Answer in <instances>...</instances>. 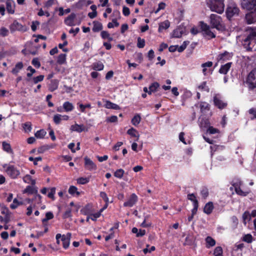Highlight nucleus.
<instances>
[{
    "label": "nucleus",
    "instance_id": "56",
    "mask_svg": "<svg viewBox=\"0 0 256 256\" xmlns=\"http://www.w3.org/2000/svg\"><path fill=\"white\" fill-rule=\"evenodd\" d=\"M145 46V40L144 39H142L140 38H138L137 46L139 48H143Z\"/></svg>",
    "mask_w": 256,
    "mask_h": 256
},
{
    "label": "nucleus",
    "instance_id": "15",
    "mask_svg": "<svg viewBox=\"0 0 256 256\" xmlns=\"http://www.w3.org/2000/svg\"><path fill=\"white\" fill-rule=\"evenodd\" d=\"M84 160L85 166L87 169L92 170H95L96 168V165L93 162L92 160H90V159L86 157Z\"/></svg>",
    "mask_w": 256,
    "mask_h": 256
},
{
    "label": "nucleus",
    "instance_id": "46",
    "mask_svg": "<svg viewBox=\"0 0 256 256\" xmlns=\"http://www.w3.org/2000/svg\"><path fill=\"white\" fill-rule=\"evenodd\" d=\"M188 198L193 202V206L194 204H198V201L194 194H188Z\"/></svg>",
    "mask_w": 256,
    "mask_h": 256
},
{
    "label": "nucleus",
    "instance_id": "30",
    "mask_svg": "<svg viewBox=\"0 0 256 256\" xmlns=\"http://www.w3.org/2000/svg\"><path fill=\"white\" fill-rule=\"evenodd\" d=\"M105 107L107 108H112L116 110L120 109V106L118 104H114L108 100L106 101Z\"/></svg>",
    "mask_w": 256,
    "mask_h": 256
},
{
    "label": "nucleus",
    "instance_id": "10",
    "mask_svg": "<svg viewBox=\"0 0 256 256\" xmlns=\"http://www.w3.org/2000/svg\"><path fill=\"white\" fill-rule=\"evenodd\" d=\"M138 197L135 194H132L128 200L124 202V206L126 207H132L138 202Z\"/></svg>",
    "mask_w": 256,
    "mask_h": 256
},
{
    "label": "nucleus",
    "instance_id": "5",
    "mask_svg": "<svg viewBox=\"0 0 256 256\" xmlns=\"http://www.w3.org/2000/svg\"><path fill=\"white\" fill-rule=\"evenodd\" d=\"M240 10L237 6L234 3H230L228 4L226 10V14L228 19L233 16H238Z\"/></svg>",
    "mask_w": 256,
    "mask_h": 256
},
{
    "label": "nucleus",
    "instance_id": "44",
    "mask_svg": "<svg viewBox=\"0 0 256 256\" xmlns=\"http://www.w3.org/2000/svg\"><path fill=\"white\" fill-rule=\"evenodd\" d=\"M198 88L201 91H205L206 92H209V88L206 85V82H204L201 84H200L198 86Z\"/></svg>",
    "mask_w": 256,
    "mask_h": 256
},
{
    "label": "nucleus",
    "instance_id": "47",
    "mask_svg": "<svg viewBox=\"0 0 256 256\" xmlns=\"http://www.w3.org/2000/svg\"><path fill=\"white\" fill-rule=\"evenodd\" d=\"M101 36L102 37V38L104 39H108L109 41H112V38L111 37L110 35V34H108V32L106 31H102L101 32Z\"/></svg>",
    "mask_w": 256,
    "mask_h": 256
},
{
    "label": "nucleus",
    "instance_id": "35",
    "mask_svg": "<svg viewBox=\"0 0 256 256\" xmlns=\"http://www.w3.org/2000/svg\"><path fill=\"white\" fill-rule=\"evenodd\" d=\"M183 34V30L182 28H178L174 30L172 33V37L179 38L182 36Z\"/></svg>",
    "mask_w": 256,
    "mask_h": 256
},
{
    "label": "nucleus",
    "instance_id": "34",
    "mask_svg": "<svg viewBox=\"0 0 256 256\" xmlns=\"http://www.w3.org/2000/svg\"><path fill=\"white\" fill-rule=\"evenodd\" d=\"M102 24L98 22H94V26L92 28V30L94 32H98L102 30Z\"/></svg>",
    "mask_w": 256,
    "mask_h": 256
},
{
    "label": "nucleus",
    "instance_id": "8",
    "mask_svg": "<svg viewBox=\"0 0 256 256\" xmlns=\"http://www.w3.org/2000/svg\"><path fill=\"white\" fill-rule=\"evenodd\" d=\"M201 28L204 32V35L207 38H212L216 37L214 32L210 30V26L208 24L204 22H201Z\"/></svg>",
    "mask_w": 256,
    "mask_h": 256
},
{
    "label": "nucleus",
    "instance_id": "33",
    "mask_svg": "<svg viewBox=\"0 0 256 256\" xmlns=\"http://www.w3.org/2000/svg\"><path fill=\"white\" fill-rule=\"evenodd\" d=\"M92 68L96 70H102L104 69V66L102 62H98L93 64Z\"/></svg>",
    "mask_w": 256,
    "mask_h": 256
},
{
    "label": "nucleus",
    "instance_id": "14",
    "mask_svg": "<svg viewBox=\"0 0 256 256\" xmlns=\"http://www.w3.org/2000/svg\"><path fill=\"white\" fill-rule=\"evenodd\" d=\"M71 236L72 234L70 232L67 233L66 234L62 235V242L64 248L66 249L68 248Z\"/></svg>",
    "mask_w": 256,
    "mask_h": 256
},
{
    "label": "nucleus",
    "instance_id": "59",
    "mask_svg": "<svg viewBox=\"0 0 256 256\" xmlns=\"http://www.w3.org/2000/svg\"><path fill=\"white\" fill-rule=\"evenodd\" d=\"M20 204V203L18 202V201L17 200L16 198H14L13 200L12 203L10 204V208L12 209H15Z\"/></svg>",
    "mask_w": 256,
    "mask_h": 256
},
{
    "label": "nucleus",
    "instance_id": "23",
    "mask_svg": "<svg viewBox=\"0 0 256 256\" xmlns=\"http://www.w3.org/2000/svg\"><path fill=\"white\" fill-rule=\"evenodd\" d=\"M232 62H228L222 66L219 70V72L222 74H226L231 67Z\"/></svg>",
    "mask_w": 256,
    "mask_h": 256
},
{
    "label": "nucleus",
    "instance_id": "64",
    "mask_svg": "<svg viewBox=\"0 0 256 256\" xmlns=\"http://www.w3.org/2000/svg\"><path fill=\"white\" fill-rule=\"evenodd\" d=\"M101 212L100 211L96 214L90 215V219L94 221L96 220V219L100 216Z\"/></svg>",
    "mask_w": 256,
    "mask_h": 256
},
{
    "label": "nucleus",
    "instance_id": "60",
    "mask_svg": "<svg viewBox=\"0 0 256 256\" xmlns=\"http://www.w3.org/2000/svg\"><path fill=\"white\" fill-rule=\"evenodd\" d=\"M56 193V188H52L50 189V192H48V198L54 200V195Z\"/></svg>",
    "mask_w": 256,
    "mask_h": 256
},
{
    "label": "nucleus",
    "instance_id": "61",
    "mask_svg": "<svg viewBox=\"0 0 256 256\" xmlns=\"http://www.w3.org/2000/svg\"><path fill=\"white\" fill-rule=\"evenodd\" d=\"M26 132H29L32 130L31 124L30 122H26L24 124L23 126Z\"/></svg>",
    "mask_w": 256,
    "mask_h": 256
},
{
    "label": "nucleus",
    "instance_id": "62",
    "mask_svg": "<svg viewBox=\"0 0 256 256\" xmlns=\"http://www.w3.org/2000/svg\"><path fill=\"white\" fill-rule=\"evenodd\" d=\"M208 132L210 134H214L218 132V130L216 128H214L212 126H208Z\"/></svg>",
    "mask_w": 256,
    "mask_h": 256
},
{
    "label": "nucleus",
    "instance_id": "24",
    "mask_svg": "<svg viewBox=\"0 0 256 256\" xmlns=\"http://www.w3.org/2000/svg\"><path fill=\"white\" fill-rule=\"evenodd\" d=\"M2 146L4 150L10 154H13L14 152L10 144L4 142H2Z\"/></svg>",
    "mask_w": 256,
    "mask_h": 256
},
{
    "label": "nucleus",
    "instance_id": "21",
    "mask_svg": "<svg viewBox=\"0 0 256 256\" xmlns=\"http://www.w3.org/2000/svg\"><path fill=\"white\" fill-rule=\"evenodd\" d=\"M210 126V122L208 119L204 118H199V126L201 128L208 127Z\"/></svg>",
    "mask_w": 256,
    "mask_h": 256
},
{
    "label": "nucleus",
    "instance_id": "20",
    "mask_svg": "<svg viewBox=\"0 0 256 256\" xmlns=\"http://www.w3.org/2000/svg\"><path fill=\"white\" fill-rule=\"evenodd\" d=\"M214 206L212 202H208L206 204L204 208V212L207 214H210L213 210Z\"/></svg>",
    "mask_w": 256,
    "mask_h": 256
},
{
    "label": "nucleus",
    "instance_id": "7",
    "mask_svg": "<svg viewBox=\"0 0 256 256\" xmlns=\"http://www.w3.org/2000/svg\"><path fill=\"white\" fill-rule=\"evenodd\" d=\"M246 82L250 88H256V68L252 70L248 74Z\"/></svg>",
    "mask_w": 256,
    "mask_h": 256
},
{
    "label": "nucleus",
    "instance_id": "52",
    "mask_svg": "<svg viewBox=\"0 0 256 256\" xmlns=\"http://www.w3.org/2000/svg\"><path fill=\"white\" fill-rule=\"evenodd\" d=\"M124 170L122 169H118V170L114 174V176L119 178H121L124 175Z\"/></svg>",
    "mask_w": 256,
    "mask_h": 256
},
{
    "label": "nucleus",
    "instance_id": "6",
    "mask_svg": "<svg viewBox=\"0 0 256 256\" xmlns=\"http://www.w3.org/2000/svg\"><path fill=\"white\" fill-rule=\"evenodd\" d=\"M11 33H13L16 31L26 32L28 28L26 26L22 25L18 22L16 20H14L9 26Z\"/></svg>",
    "mask_w": 256,
    "mask_h": 256
},
{
    "label": "nucleus",
    "instance_id": "29",
    "mask_svg": "<svg viewBox=\"0 0 256 256\" xmlns=\"http://www.w3.org/2000/svg\"><path fill=\"white\" fill-rule=\"evenodd\" d=\"M58 81L56 80H53L50 81V83L49 84V90L51 91H54L56 90L58 88Z\"/></svg>",
    "mask_w": 256,
    "mask_h": 256
},
{
    "label": "nucleus",
    "instance_id": "42",
    "mask_svg": "<svg viewBox=\"0 0 256 256\" xmlns=\"http://www.w3.org/2000/svg\"><path fill=\"white\" fill-rule=\"evenodd\" d=\"M46 132L44 130H40L35 134V136L38 138H43L46 135Z\"/></svg>",
    "mask_w": 256,
    "mask_h": 256
},
{
    "label": "nucleus",
    "instance_id": "38",
    "mask_svg": "<svg viewBox=\"0 0 256 256\" xmlns=\"http://www.w3.org/2000/svg\"><path fill=\"white\" fill-rule=\"evenodd\" d=\"M66 62V54H60L58 56L57 60V63L60 64H65Z\"/></svg>",
    "mask_w": 256,
    "mask_h": 256
},
{
    "label": "nucleus",
    "instance_id": "40",
    "mask_svg": "<svg viewBox=\"0 0 256 256\" xmlns=\"http://www.w3.org/2000/svg\"><path fill=\"white\" fill-rule=\"evenodd\" d=\"M141 120L140 116L139 114L135 115L132 120V123L133 125L138 126Z\"/></svg>",
    "mask_w": 256,
    "mask_h": 256
},
{
    "label": "nucleus",
    "instance_id": "31",
    "mask_svg": "<svg viewBox=\"0 0 256 256\" xmlns=\"http://www.w3.org/2000/svg\"><path fill=\"white\" fill-rule=\"evenodd\" d=\"M206 246L208 248L213 246L216 244L215 240L210 236H208L206 238Z\"/></svg>",
    "mask_w": 256,
    "mask_h": 256
},
{
    "label": "nucleus",
    "instance_id": "55",
    "mask_svg": "<svg viewBox=\"0 0 256 256\" xmlns=\"http://www.w3.org/2000/svg\"><path fill=\"white\" fill-rule=\"evenodd\" d=\"M54 218L53 214L52 212H48L46 214V218L42 220V222L44 224V222L52 219Z\"/></svg>",
    "mask_w": 256,
    "mask_h": 256
},
{
    "label": "nucleus",
    "instance_id": "50",
    "mask_svg": "<svg viewBox=\"0 0 256 256\" xmlns=\"http://www.w3.org/2000/svg\"><path fill=\"white\" fill-rule=\"evenodd\" d=\"M8 30L6 28L2 27L0 28V35L4 37L8 35Z\"/></svg>",
    "mask_w": 256,
    "mask_h": 256
},
{
    "label": "nucleus",
    "instance_id": "48",
    "mask_svg": "<svg viewBox=\"0 0 256 256\" xmlns=\"http://www.w3.org/2000/svg\"><path fill=\"white\" fill-rule=\"evenodd\" d=\"M53 120L54 122L56 124H58L62 120V115L60 114H56L54 115Z\"/></svg>",
    "mask_w": 256,
    "mask_h": 256
},
{
    "label": "nucleus",
    "instance_id": "2",
    "mask_svg": "<svg viewBox=\"0 0 256 256\" xmlns=\"http://www.w3.org/2000/svg\"><path fill=\"white\" fill-rule=\"evenodd\" d=\"M4 167L5 168L6 173L12 179H16L20 177V172L14 166L6 165Z\"/></svg>",
    "mask_w": 256,
    "mask_h": 256
},
{
    "label": "nucleus",
    "instance_id": "16",
    "mask_svg": "<svg viewBox=\"0 0 256 256\" xmlns=\"http://www.w3.org/2000/svg\"><path fill=\"white\" fill-rule=\"evenodd\" d=\"M232 56V53L228 52H224L223 53L220 54L218 56L217 60L218 61L220 60H226L230 59Z\"/></svg>",
    "mask_w": 256,
    "mask_h": 256
},
{
    "label": "nucleus",
    "instance_id": "57",
    "mask_svg": "<svg viewBox=\"0 0 256 256\" xmlns=\"http://www.w3.org/2000/svg\"><path fill=\"white\" fill-rule=\"evenodd\" d=\"M244 241L248 243H250L252 240V236L250 234H247L244 236Z\"/></svg>",
    "mask_w": 256,
    "mask_h": 256
},
{
    "label": "nucleus",
    "instance_id": "32",
    "mask_svg": "<svg viewBox=\"0 0 256 256\" xmlns=\"http://www.w3.org/2000/svg\"><path fill=\"white\" fill-rule=\"evenodd\" d=\"M160 86V84L157 82H154L152 83L149 86V91L148 92V94H151L152 92H154L156 91V89Z\"/></svg>",
    "mask_w": 256,
    "mask_h": 256
},
{
    "label": "nucleus",
    "instance_id": "18",
    "mask_svg": "<svg viewBox=\"0 0 256 256\" xmlns=\"http://www.w3.org/2000/svg\"><path fill=\"white\" fill-rule=\"evenodd\" d=\"M242 182H240L238 183H236L234 184V186L235 191L237 194L242 196H246L248 194V192H243L240 188V186L242 185Z\"/></svg>",
    "mask_w": 256,
    "mask_h": 256
},
{
    "label": "nucleus",
    "instance_id": "53",
    "mask_svg": "<svg viewBox=\"0 0 256 256\" xmlns=\"http://www.w3.org/2000/svg\"><path fill=\"white\" fill-rule=\"evenodd\" d=\"M89 182V178H80L77 179V182L79 184H84Z\"/></svg>",
    "mask_w": 256,
    "mask_h": 256
},
{
    "label": "nucleus",
    "instance_id": "37",
    "mask_svg": "<svg viewBox=\"0 0 256 256\" xmlns=\"http://www.w3.org/2000/svg\"><path fill=\"white\" fill-rule=\"evenodd\" d=\"M200 109L202 112H206V111L209 110V104L206 102H201L200 103Z\"/></svg>",
    "mask_w": 256,
    "mask_h": 256
},
{
    "label": "nucleus",
    "instance_id": "11",
    "mask_svg": "<svg viewBox=\"0 0 256 256\" xmlns=\"http://www.w3.org/2000/svg\"><path fill=\"white\" fill-rule=\"evenodd\" d=\"M214 104L220 109H222L226 107L227 103L224 102L221 100L220 97L218 94H216L214 96Z\"/></svg>",
    "mask_w": 256,
    "mask_h": 256
},
{
    "label": "nucleus",
    "instance_id": "12",
    "mask_svg": "<svg viewBox=\"0 0 256 256\" xmlns=\"http://www.w3.org/2000/svg\"><path fill=\"white\" fill-rule=\"evenodd\" d=\"M246 20L248 24L256 22V9L247 14L246 16Z\"/></svg>",
    "mask_w": 256,
    "mask_h": 256
},
{
    "label": "nucleus",
    "instance_id": "17",
    "mask_svg": "<svg viewBox=\"0 0 256 256\" xmlns=\"http://www.w3.org/2000/svg\"><path fill=\"white\" fill-rule=\"evenodd\" d=\"M70 130L72 131L76 132H81L83 131H88V129L86 128L84 125L78 124H77L71 126Z\"/></svg>",
    "mask_w": 256,
    "mask_h": 256
},
{
    "label": "nucleus",
    "instance_id": "26",
    "mask_svg": "<svg viewBox=\"0 0 256 256\" xmlns=\"http://www.w3.org/2000/svg\"><path fill=\"white\" fill-rule=\"evenodd\" d=\"M22 180L24 182L27 184H30L32 185L36 184V180L32 178V177L29 174H26L22 178Z\"/></svg>",
    "mask_w": 256,
    "mask_h": 256
},
{
    "label": "nucleus",
    "instance_id": "4",
    "mask_svg": "<svg viewBox=\"0 0 256 256\" xmlns=\"http://www.w3.org/2000/svg\"><path fill=\"white\" fill-rule=\"evenodd\" d=\"M210 24L212 26L213 28L220 30L224 28V26L222 24L221 18L214 14L210 15Z\"/></svg>",
    "mask_w": 256,
    "mask_h": 256
},
{
    "label": "nucleus",
    "instance_id": "45",
    "mask_svg": "<svg viewBox=\"0 0 256 256\" xmlns=\"http://www.w3.org/2000/svg\"><path fill=\"white\" fill-rule=\"evenodd\" d=\"M222 249L221 246H217L215 248L214 254V256H222Z\"/></svg>",
    "mask_w": 256,
    "mask_h": 256
},
{
    "label": "nucleus",
    "instance_id": "51",
    "mask_svg": "<svg viewBox=\"0 0 256 256\" xmlns=\"http://www.w3.org/2000/svg\"><path fill=\"white\" fill-rule=\"evenodd\" d=\"M44 75H40L38 76L34 77L32 78V80L34 84H36L38 82H42L44 80Z\"/></svg>",
    "mask_w": 256,
    "mask_h": 256
},
{
    "label": "nucleus",
    "instance_id": "63",
    "mask_svg": "<svg viewBox=\"0 0 256 256\" xmlns=\"http://www.w3.org/2000/svg\"><path fill=\"white\" fill-rule=\"evenodd\" d=\"M106 120L108 122H117L118 117L116 116H112L107 118Z\"/></svg>",
    "mask_w": 256,
    "mask_h": 256
},
{
    "label": "nucleus",
    "instance_id": "41",
    "mask_svg": "<svg viewBox=\"0 0 256 256\" xmlns=\"http://www.w3.org/2000/svg\"><path fill=\"white\" fill-rule=\"evenodd\" d=\"M242 219L244 223L246 224V222L250 221L251 219L250 213L248 211L245 212L242 214Z\"/></svg>",
    "mask_w": 256,
    "mask_h": 256
},
{
    "label": "nucleus",
    "instance_id": "1",
    "mask_svg": "<svg viewBox=\"0 0 256 256\" xmlns=\"http://www.w3.org/2000/svg\"><path fill=\"white\" fill-rule=\"evenodd\" d=\"M207 4L212 11L219 14L224 11V4L222 0H208Z\"/></svg>",
    "mask_w": 256,
    "mask_h": 256
},
{
    "label": "nucleus",
    "instance_id": "13",
    "mask_svg": "<svg viewBox=\"0 0 256 256\" xmlns=\"http://www.w3.org/2000/svg\"><path fill=\"white\" fill-rule=\"evenodd\" d=\"M6 9L10 14H14L15 12V2L13 0H7L6 2Z\"/></svg>",
    "mask_w": 256,
    "mask_h": 256
},
{
    "label": "nucleus",
    "instance_id": "3",
    "mask_svg": "<svg viewBox=\"0 0 256 256\" xmlns=\"http://www.w3.org/2000/svg\"><path fill=\"white\" fill-rule=\"evenodd\" d=\"M248 36L242 42L244 46L248 47L250 46L251 42L254 40L256 38V28L250 27L247 30Z\"/></svg>",
    "mask_w": 256,
    "mask_h": 256
},
{
    "label": "nucleus",
    "instance_id": "39",
    "mask_svg": "<svg viewBox=\"0 0 256 256\" xmlns=\"http://www.w3.org/2000/svg\"><path fill=\"white\" fill-rule=\"evenodd\" d=\"M150 218V216L148 215L144 216V220L143 222L140 224V226L143 228H148L152 226V223L147 220Z\"/></svg>",
    "mask_w": 256,
    "mask_h": 256
},
{
    "label": "nucleus",
    "instance_id": "36",
    "mask_svg": "<svg viewBox=\"0 0 256 256\" xmlns=\"http://www.w3.org/2000/svg\"><path fill=\"white\" fill-rule=\"evenodd\" d=\"M24 193H28V194H32L34 193H36L37 190L32 186H28L23 191Z\"/></svg>",
    "mask_w": 256,
    "mask_h": 256
},
{
    "label": "nucleus",
    "instance_id": "27",
    "mask_svg": "<svg viewBox=\"0 0 256 256\" xmlns=\"http://www.w3.org/2000/svg\"><path fill=\"white\" fill-rule=\"evenodd\" d=\"M23 66L24 65L22 62H18L12 70V72L14 74H17L20 70L22 68Z\"/></svg>",
    "mask_w": 256,
    "mask_h": 256
},
{
    "label": "nucleus",
    "instance_id": "22",
    "mask_svg": "<svg viewBox=\"0 0 256 256\" xmlns=\"http://www.w3.org/2000/svg\"><path fill=\"white\" fill-rule=\"evenodd\" d=\"M76 18V14H70L64 20L65 24L70 26H73L74 24V20Z\"/></svg>",
    "mask_w": 256,
    "mask_h": 256
},
{
    "label": "nucleus",
    "instance_id": "54",
    "mask_svg": "<svg viewBox=\"0 0 256 256\" xmlns=\"http://www.w3.org/2000/svg\"><path fill=\"white\" fill-rule=\"evenodd\" d=\"M119 23L117 22L116 19H113L112 22H109L108 24V27L109 28H113L114 26H118Z\"/></svg>",
    "mask_w": 256,
    "mask_h": 256
},
{
    "label": "nucleus",
    "instance_id": "43",
    "mask_svg": "<svg viewBox=\"0 0 256 256\" xmlns=\"http://www.w3.org/2000/svg\"><path fill=\"white\" fill-rule=\"evenodd\" d=\"M127 133L132 136L136 137L137 138H138L140 136L138 131L134 128H131L129 129L128 130Z\"/></svg>",
    "mask_w": 256,
    "mask_h": 256
},
{
    "label": "nucleus",
    "instance_id": "49",
    "mask_svg": "<svg viewBox=\"0 0 256 256\" xmlns=\"http://www.w3.org/2000/svg\"><path fill=\"white\" fill-rule=\"evenodd\" d=\"M68 192L70 194H76L77 195L80 194V192H78L77 188L74 186H70L68 189Z\"/></svg>",
    "mask_w": 256,
    "mask_h": 256
},
{
    "label": "nucleus",
    "instance_id": "9",
    "mask_svg": "<svg viewBox=\"0 0 256 256\" xmlns=\"http://www.w3.org/2000/svg\"><path fill=\"white\" fill-rule=\"evenodd\" d=\"M242 6L247 10H254L256 9V0H242Z\"/></svg>",
    "mask_w": 256,
    "mask_h": 256
},
{
    "label": "nucleus",
    "instance_id": "28",
    "mask_svg": "<svg viewBox=\"0 0 256 256\" xmlns=\"http://www.w3.org/2000/svg\"><path fill=\"white\" fill-rule=\"evenodd\" d=\"M170 22L168 20H165L159 24L158 32H161L164 30H166L170 27Z\"/></svg>",
    "mask_w": 256,
    "mask_h": 256
},
{
    "label": "nucleus",
    "instance_id": "58",
    "mask_svg": "<svg viewBox=\"0 0 256 256\" xmlns=\"http://www.w3.org/2000/svg\"><path fill=\"white\" fill-rule=\"evenodd\" d=\"M79 104V107H80V110L82 112H85V109L86 108H91V105L90 104H88L85 105H84L82 104Z\"/></svg>",
    "mask_w": 256,
    "mask_h": 256
},
{
    "label": "nucleus",
    "instance_id": "19",
    "mask_svg": "<svg viewBox=\"0 0 256 256\" xmlns=\"http://www.w3.org/2000/svg\"><path fill=\"white\" fill-rule=\"evenodd\" d=\"M213 63L212 62H207L202 64V73L204 76H206L208 72L210 71V68L212 66Z\"/></svg>",
    "mask_w": 256,
    "mask_h": 256
},
{
    "label": "nucleus",
    "instance_id": "25",
    "mask_svg": "<svg viewBox=\"0 0 256 256\" xmlns=\"http://www.w3.org/2000/svg\"><path fill=\"white\" fill-rule=\"evenodd\" d=\"M63 108L66 112L72 111L74 108V106L72 103L69 102H66L63 104Z\"/></svg>",
    "mask_w": 256,
    "mask_h": 256
}]
</instances>
